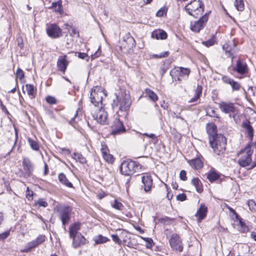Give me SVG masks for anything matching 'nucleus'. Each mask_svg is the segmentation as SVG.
<instances>
[{
  "instance_id": "obj_55",
  "label": "nucleus",
  "mask_w": 256,
  "mask_h": 256,
  "mask_svg": "<svg viewBox=\"0 0 256 256\" xmlns=\"http://www.w3.org/2000/svg\"><path fill=\"white\" fill-rule=\"evenodd\" d=\"M180 178L182 180H187L186 172L185 170H182L180 174Z\"/></svg>"
},
{
  "instance_id": "obj_20",
  "label": "nucleus",
  "mask_w": 256,
  "mask_h": 256,
  "mask_svg": "<svg viewBox=\"0 0 256 256\" xmlns=\"http://www.w3.org/2000/svg\"><path fill=\"white\" fill-rule=\"evenodd\" d=\"M66 55L59 56L56 64L58 70L64 74L66 72L69 64V62L66 60Z\"/></svg>"
},
{
  "instance_id": "obj_63",
  "label": "nucleus",
  "mask_w": 256,
  "mask_h": 256,
  "mask_svg": "<svg viewBox=\"0 0 256 256\" xmlns=\"http://www.w3.org/2000/svg\"><path fill=\"white\" fill-rule=\"evenodd\" d=\"M226 207L227 208L230 210V212H232L234 214H236V211L232 208H230V206L226 205Z\"/></svg>"
},
{
  "instance_id": "obj_3",
  "label": "nucleus",
  "mask_w": 256,
  "mask_h": 256,
  "mask_svg": "<svg viewBox=\"0 0 256 256\" xmlns=\"http://www.w3.org/2000/svg\"><path fill=\"white\" fill-rule=\"evenodd\" d=\"M80 228V224L75 222L71 225L69 228L70 237L72 238V246L74 248L80 247L88 242L86 239L78 232Z\"/></svg>"
},
{
  "instance_id": "obj_51",
  "label": "nucleus",
  "mask_w": 256,
  "mask_h": 256,
  "mask_svg": "<svg viewBox=\"0 0 256 256\" xmlns=\"http://www.w3.org/2000/svg\"><path fill=\"white\" fill-rule=\"evenodd\" d=\"M32 196L33 192L32 190H30L28 187L26 191V198L28 200H32Z\"/></svg>"
},
{
  "instance_id": "obj_21",
  "label": "nucleus",
  "mask_w": 256,
  "mask_h": 256,
  "mask_svg": "<svg viewBox=\"0 0 256 256\" xmlns=\"http://www.w3.org/2000/svg\"><path fill=\"white\" fill-rule=\"evenodd\" d=\"M242 126L245 130L246 136L250 140V142H251L254 136V129L250 124V122L246 120L242 122Z\"/></svg>"
},
{
  "instance_id": "obj_42",
  "label": "nucleus",
  "mask_w": 256,
  "mask_h": 256,
  "mask_svg": "<svg viewBox=\"0 0 256 256\" xmlns=\"http://www.w3.org/2000/svg\"><path fill=\"white\" fill-rule=\"evenodd\" d=\"M64 26H66V28H67L68 30H70L72 29V32H70V35L72 36H74L76 34L78 35V33L74 28H72L70 26H69L68 24H65Z\"/></svg>"
},
{
  "instance_id": "obj_36",
  "label": "nucleus",
  "mask_w": 256,
  "mask_h": 256,
  "mask_svg": "<svg viewBox=\"0 0 256 256\" xmlns=\"http://www.w3.org/2000/svg\"><path fill=\"white\" fill-rule=\"evenodd\" d=\"M28 144H29L30 148L33 150H36V151H38L39 150V148H40L39 144L36 140H35L30 138H28Z\"/></svg>"
},
{
  "instance_id": "obj_47",
  "label": "nucleus",
  "mask_w": 256,
  "mask_h": 256,
  "mask_svg": "<svg viewBox=\"0 0 256 256\" xmlns=\"http://www.w3.org/2000/svg\"><path fill=\"white\" fill-rule=\"evenodd\" d=\"M144 240H146V246L148 248H152V243H153L152 240L150 238H144Z\"/></svg>"
},
{
  "instance_id": "obj_6",
  "label": "nucleus",
  "mask_w": 256,
  "mask_h": 256,
  "mask_svg": "<svg viewBox=\"0 0 256 256\" xmlns=\"http://www.w3.org/2000/svg\"><path fill=\"white\" fill-rule=\"evenodd\" d=\"M185 10L190 15L198 18L204 12V6L202 1L194 0L185 6Z\"/></svg>"
},
{
  "instance_id": "obj_48",
  "label": "nucleus",
  "mask_w": 256,
  "mask_h": 256,
  "mask_svg": "<svg viewBox=\"0 0 256 256\" xmlns=\"http://www.w3.org/2000/svg\"><path fill=\"white\" fill-rule=\"evenodd\" d=\"M166 10L165 8H161L157 12L156 16L158 17H162L166 14Z\"/></svg>"
},
{
  "instance_id": "obj_4",
  "label": "nucleus",
  "mask_w": 256,
  "mask_h": 256,
  "mask_svg": "<svg viewBox=\"0 0 256 256\" xmlns=\"http://www.w3.org/2000/svg\"><path fill=\"white\" fill-rule=\"evenodd\" d=\"M142 166L138 162L130 159L122 162L120 167L122 174L125 176H131L141 172Z\"/></svg>"
},
{
  "instance_id": "obj_44",
  "label": "nucleus",
  "mask_w": 256,
  "mask_h": 256,
  "mask_svg": "<svg viewBox=\"0 0 256 256\" xmlns=\"http://www.w3.org/2000/svg\"><path fill=\"white\" fill-rule=\"evenodd\" d=\"M16 78H18L20 80H22L24 76V71L22 69L18 68L16 72Z\"/></svg>"
},
{
  "instance_id": "obj_54",
  "label": "nucleus",
  "mask_w": 256,
  "mask_h": 256,
  "mask_svg": "<svg viewBox=\"0 0 256 256\" xmlns=\"http://www.w3.org/2000/svg\"><path fill=\"white\" fill-rule=\"evenodd\" d=\"M78 56L81 59H86L87 61H88L89 59L88 56L86 53L78 52Z\"/></svg>"
},
{
  "instance_id": "obj_15",
  "label": "nucleus",
  "mask_w": 256,
  "mask_h": 256,
  "mask_svg": "<svg viewBox=\"0 0 256 256\" xmlns=\"http://www.w3.org/2000/svg\"><path fill=\"white\" fill-rule=\"evenodd\" d=\"M169 242L171 248L174 250L182 252L183 250V246L182 245V240L180 236L176 234H172L169 240Z\"/></svg>"
},
{
  "instance_id": "obj_31",
  "label": "nucleus",
  "mask_w": 256,
  "mask_h": 256,
  "mask_svg": "<svg viewBox=\"0 0 256 256\" xmlns=\"http://www.w3.org/2000/svg\"><path fill=\"white\" fill-rule=\"evenodd\" d=\"M192 184L194 186L198 192L201 193L202 192V184L198 178H194L192 180Z\"/></svg>"
},
{
  "instance_id": "obj_39",
  "label": "nucleus",
  "mask_w": 256,
  "mask_h": 256,
  "mask_svg": "<svg viewBox=\"0 0 256 256\" xmlns=\"http://www.w3.org/2000/svg\"><path fill=\"white\" fill-rule=\"evenodd\" d=\"M234 6L238 11L242 12L244 9V0H235Z\"/></svg>"
},
{
  "instance_id": "obj_13",
  "label": "nucleus",
  "mask_w": 256,
  "mask_h": 256,
  "mask_svg": "<svg viewBox=\"0 0 256 256\" xmlns=\"http://www.w3.org/2000/svg\"><path fill=\"white\" fill-rule=\"evenodd\" d=\"M236 46V42L232 41L224 44L222 46V48L225 51L226 54L228 57L230 58L232 60L236 57V54L238 51Z\"/></svg>"
},
{
  "instance_id": "obj_52",
  "label": "nucleus",
  "mask_w": 256,
  "mask_h": 256,
  "mask_svg": "<svg viewBox=\"0 0 256 256\" xmlns=\"http://www.w3.org/2000/svg\"><path fill=\"white\" fill-rule=\"evenodd\" d=\"M214 40L212 38H210L206 42H203L202 44L207 47L210 46L214 44Z\"/></svg>"
},
{
  "instance_id": "obj_18",
  "label": "nucleus",
  "mask_w": 256,
  "mask_h": 256,
  "mask_svg": "<svg viewBox=\"0 0 256 256\" xmlns=\"http://www.w3.org/2000/svg\"><path fill=\"white\" fill-rule=\"evenodd\" d=\"M232 70L240 74H244L248 72V66L243 60L238 59L236 62V65L232 68Z\"/></svg>"
},
{
  "instance_id": "obj_2",
  "label": "nucleus",
  "mask_w": 256,
  "mask_h": 256,
  "mask_svg": "<svg viewBox=\"0 0 256 256\" xmlns=\"http://www.w3.org/2000/svg\"><path fill=\"white\" fill-rule=\"evenodd\" d=\"M253 150L250 144H248L244 148L242 149L238 154V164L242 167L250 166V169L256 166V162H252Z\"/></svg>"
},
{
  "instance_id": "obj_61",
  "label": "nucleus",
  "mask_w": 256,
  "mask_h": 256,
  "mask_svg": "<svg viewBox=\"0 0 256 256\" xmlns=\"http://www.w3.org/2000/svg\"><path fill=\"white\" fill-rule=\"evenodd\" d=\"M2 110L3 112H5L6 114H8L9 112L7 110L5 106H4L2 104H1Z\"/></svg>"
},
{
  "instance_id": "obj_9",
  "label": "nucleus",
  "mask_w": 256,
  "mask_h": 256,
  "mask_svg": "<svg viewBox=\"0 0 256 256\" xmlns=\"http://www.w3.org/2000/svg\"><path fill=\"white\" fill-rule=\"evenodd\" d=\"M105 96L104 90L99 88L92 90L90 94V100L92 104L94 106V108H96V106L99 104H102L103 96Z\"/></svg>"
},
{
  "instance_id": "obj_7",
  "label": "nucleus",
  "mask_w": 256,
  "mask_h": 256,
  "mask_svg": "<svg viewBox=\"0 0 256 256\" xmlns=\"http://www.w3.org/2000/svg\"><path fill=\"white\" fill-rule=\"evenodd\" d=\"M56 209L58 212V217L65 228V226L68 224L70 220L72 209L70 206H57Z\"/></svg>"
},
{
  "instance_id": "obj_37",
  "label": "nucleus",
  "mask_w": 256,
  "mask_h": 256,
  "mask_svg": "<svg viewBox=\"0 0 256 256\" xmlns=\"http://www.w3.org/2000/svg\"><path fill=\"white\" fill-rule=\"evenodd\" d=\"M74 158L80 164H84L86 162V158L80 153L74 152Z\"/></svg>"
},
{
  "instance_id": "obj_5",
  "label": "nucleus",
  "mask_w": 256,
  "mask_h": 256,
  "mask_svg": "<svg viewBox=\"0 0 256 256\" xmlns=\"http://www.w3.org/2000/svg\"><path fill=\"white\" fill-rule=\"evenodd\" d=\"M210 144L214 152L218 155H220L224 154L226 150V140L223 135L220 134L216 136V138H213L212 140L210 139Z\"/></svg>"
},
{
  "instance_id": "obj_32",
  "label": "nucleus",
  "mask_w": 256,
  "mask_h": 256,
  "mask_svg": "<svg viewBox=\"0 0 256 256\" xmlns=\"http://www.w3.org/2000/svg\"><path fill=\"white\" fill-rule=\"evenodd\" d=\"M50 8L53 9L55 12L61 14L63 10L62 1L58 0L57 2H52Z\"/></svg>"
},
{
  "instance_id": "obj_43",
  "label": "nucleus",
  "mask_w": 256,
  "mask_h": 256,
  "mask_svg": "<svg viewBox=\"0 0 256 256\" xmlns=\"http://www.w3.org/2000/svg\"><path fill=\"white\" fill-rule=\"evenodd\" d=\"M248 205L249 207L250 210L251 211L256 210V204L253 200H249L248 202Z\"/></svg>"
},
{
  "instance_id": "obj_45",
  "label": "nucleus",
  "mask_w": 256,
  "mask_h": 256,
  "mask_svg": "<svg viewBox=\"0 0 256 256\" xmlns=\"http://www.w3.org/2000/svg\"><path fill=\"white\" fill-rule=\"evenodd\" d=\"M168 54L169 52L168 51H166L161 52L160 54H154L152 56L154 58H162L168 56Z\"/></svg>"
},
{
  "instance_id": "obj_16",
  "label": "nucleus",
  "mask_w": 256,
  "mask_h": 256,
  "mask_svg": "<svg viewBox=\"0 0 256 256\" xmlns=\"http://www.w3.org/2000/svg\"><path fill=\"white\" fill-rule=\"evenodd\" d=\"M126 132V128L119 119H116L114 124L112 126L111 134L113 135H118L124 133Z\"/></svg>"
},
{
  "instance_id": "obj_41",
  "label": "nucleus",
  "mask_w": 256,
  "mask_h": 256,
  "mask_svg": "<svg viewBox=\"0 0 256 256\" xmlns=\"http://www.w3.org/2000/svg\"><path fill=\"white\" fill-rule=\"evenodd\" d=\"M230 85L232 86L233 90H238L240 89V84L234 80Z\"/></svg>"
},
{
  "instance_id": "obj_60",
  "label": "nucleus",
  "mask_w": 256,
  "mask_h": 256,
  "mask_svg": "<svg viewBox=\"0 0 256 256\" xmlns=\"http://www.w3.org/2000/svg\"><path fill=\"white\" fill-rule=\"evenodd\" d=\"M144 135L147 137H148L152 139H153V140H154V139L156 140V138H157L156 136L153 134H148L147 133H144Z\"/></svg>"
},
{
  "instance_id": "obj_40",
  "label": "nucleus",
  "mask_w": 256,
  "mask_h": 256,
  "mask_svg": "<svg viewBox=\"0 0 256 256\" xmlns=\"http://www.w3.org/2000/svg\"><path fill=\"white\" fill-rule=\"evenodd\" d=\"M36 204H38L39 206H42L44 208H46L48 206V202L43 198H39L36 202Z\"/></svg>"
},
{
  "instance_id": "obj_17",
  "label": "nucleus",
  "mask_w": 256,
  "mask_h": 256,
  "mask_svg": "<svg viewBox=\"0 0 256 256\" xmlns=\"http://www.w3.org/2000/svg\"><path fill=\"white\" fill-rule=\"evenodd\" d=\"M47 34L50 38H56L62 36V30L56 24H50L46 29Z\"/></svg>"
},
{
  "instance_id": "obj_8",
  "label": "nucleus",
  "mask_w": 256,
  "mask_h": 256,
  "mask_svg": "<svg viewBox=\"0 0 256 256\" xmlns=\"http://www.w3.org/2000/svg\"><path fill=\"white\" fill-rule=\"evenodd\" d=\"M190 70L188 68H184L182 67H176L172 69L170 72V75L172 76L173 81H182L181 77L188 78Z\"/></svg>"
},
{
  "instance_id": "obj_57",
  "label": "nucleus",
  "mask_w": 256,
  "mask_h": 256,
  "mask_svg": "<svg viewBox=\"0 0 256 256\" xmlns=\"http://www.w3.org/2000/svg\"><path fill=\"white\" fill-rule=\"evenodd\" d=\"M207 114L212 117H218L216 112L214 110H210V112L208 111Z\"/></svg>"
},
{
  "instance_id": "obj_49",
  "label": "nucleus",
  "mask_w": 256,
  "mask_h": 256,
  "mask_svg": "<svg viewBox=\"0 0 256 256\" xmlns=\"http://www.w3.org/2000/svg\"><path fill=\"white\" fill-rule=\"evenodd\" d=\"M168 66L166 65L165 64H164L160 68V74L162 76L164 73L167 71V70L168 69Z\"/></svg>"
},
{
  "instance_id": "obj_14",
  "label": "nucleus",
  "mask_w": 256,
  "mask_h": 256,
  "mask_svg": "<svg viewBox=\"0 0 256 256\" xmlns=\"http://www.w3.org/2000/svg\"><path fill=\"white\" fill-rule=\"evenodd\" d=\"M218 107L220 110L226 114H234L236 112V108L234 104L230 102H220L218 104Z\"/></svg>"
},
{
  "instance_id": "obj_64",
  "label": "nucleus",
  "mask_w": 256,
  "mask_h": 256,
  "mask_svg": "<svg viewBox=\"0 0 256 256\" xmlns=\"http://www.w3.org/2000/svg\"><path fill=\"white\" fill-rule=\"evenodd\" d=\"M251 236L252 238L256 242V232H252Z\"/></svg>"
},
{
  "instance_id": "obj_50",
  "label": "nucleus",
  "mask_w": 256,
  "mask_h": 256,
  "mask_svg": "<svg viewBox=\"0 0 256 256\" xmlns=\"http://www.w3.org/2000/svg\"><path fill=\"white\" fill-rule=\"evenodd\" d=\"M10 234V230H6L2 234H0V240H4L7 238Z\"/></svg>"
},
{
  "instance_id": "obj_35",
  "label": "nucleus",
  "mask_w": 256,
  "mask_h": 256,
  "mask_svg": "<svg viewBox=\"0 0 256 256\" xmlns=\"http://www.w3.org/2000/svg\"><path fill=\"white\" fill-rule=\"evenodd\" d=\"M145 92L149 98L152 101L156 102L158 100V96L150 89L146 88L145 90Z\"/></svg>"
},
{
  "instance_id": "obj_22",
  "label": "nucleus",
  "mask_w": 256,
  "mask_h": 256,
  "mask_svg": "<svg viewBox=\"0 0 256 256\" xmlns=\"http://www.w3.org/2000/svg\"><path fill=\"white\" fill-rule=\"evenodd\" d=\"M22 166L25 170L26 174L28 176H30L34 170V166L30 160L28 158H24Z\"/></svg>"
},
{
  "instance_id": "obj_33",
  "label": "nucleus",
  "mask_w": 256,
  "mask_h": 256,
  "mask_svg": "<svg viewBox=\"0 0 256 256\" xmlns=\"http://www.w3.org/2000/svg\"><path fill=\"white\" fill-rule=\"evenodd\" d=\"M94 240L96 244H99L106 243L110 240L102 234H99L94 238Z\"/></svg>"
},
{
  "instance_id": "obj_53",
  "label": "nucleus",
  "mask_w": 256,
  "mask_h": 256,
  "mask_svg": "<svg viewBox=\"0 0 256 256\" xmlns=\"http://www.w3.org/2000/svg\"><path fill=\"white\" fill-rule=\"evenodd\" d=\"M222 80L224 82L230 84H232V82L233 80L227 76H224L222 78Z\"/></svg>"
},
{
  "instance_id": "obj_23",
  "label": "nucleus",
  "mask_w": 256,
  "mask_h": 256,
  "mask_svg": "<svg viewBox=\"0 0 256 256\" xmlns=\"http://www.w3.org/2000/svg\"><path fill=\"white\" fill-rule=\"evenodd\" d=\"M101 152L102 157L106 162L111 164L114 162L113 156L108 153V150L104 143H102L101 144Z\"/></svg>"
},
{
  "instance_id": "obj_29",
  "label": "nucleus",
  "mask_w": 256,
  "mask_h": 256,
  "mask_svg": "<svg viewBox=\"0 0 256 256\" xmlns=\"http://www.w3.org/2000/svg\"><path fill=\"white\" fill-rule=\"evenodd\" d=\"M202 93V87L200 85H198L194 91V96L189 101L190 103H194L196 102Z\"/></svg>"
},
{
  "instance_id": "obj_27",
  "label": "nucleus",
  "mask_w": 256,
  "mask_h": 256,
  "mask_svg": "<svg viewBox=\"0 0 256 256\" xmlns=\"http://www.w3.org/2000/svg\"><path fill=\"white\" fill-rule=\"evenodd\" d=\"M58 180L62 184L68 188H73V185L66 178L64 173H60L58 176Z\"/></svg>"
},
{
  "instance_id": "obj_56",
  "label": "nucleus",
  "mask_w": 256,
  "mask_h": 256,
  "mask_svg": "<svg viewBox=\"0 0 256 256\" xmlns=\"http://www.w3.org/2000/svg\"><path fill=\"white\" fill-rule=\"evenodd\" d=\"M186 198V196L184 194H179L176 196V199L180 201H184Z\"/></svg>"
},
{
  "instance_id": "obj_28",
  "label": "nucleus",
  "mask_w": 256,
  "mask_h": 256,
  "mask_svg": "<svg viewBox=\"0 0 256 256\" xmlns=\"http://www.w3.org/2000/svg\"><path fill=\"white\" fill-rule=\"evenodd\" d=\"M220 177L219 173L217 172L214 170H211L208 174L206 178L211 182L218 180Z\"/></svg>"
},
{
  "instance_id": "obj_58",
  "label": "nucleus",
  "mask_w": 256,
  "mask_h": 256,
  "mask_svg": "<svg viewBox=\"0 0 256 256\" xmlns=\"http://www.w3.org/2000/svg\"><path fill=\"white\" fill-rule=\"evenodd\" d=\"M100 54V48L97 51H96L94 54H92L91 55V58L92 60L95 59L98 56H99Z\"/></svg>"
},
{
  "instance_id": "obj_46",
  "label": "nucleus",
  "mask_w": 256,
  "mask_h": 256,
  "mask_svg": "<svg viewBox=\"0 0 256 256\" xmlns=\"http://www.w3.org/2000/svg\"><path fill=\"white\" fill-rule=\"evenodd\" d=\"M46 101L48 103L53 104L56 103V100L55 98L52 96H48L46 98Z\"/></svg>"
},
{
  "instance_id": "obj_19",
  "label": "nucleus",
  "mask_w": 256,
  "mask_h": 256,
  "mask_svg": "<svg viewBox=\"0 0 256 256\" xmlns=\"http://www.w3.org/2000/svg\"><path fill=\"white\" fill-rule=\"evenodd\" d=\"M142 182L143 184L144 191L146 192H149L152 190L153 185L152 179V176L146 174L142 176Z\"/></svg>"
},
{
  "instance_id": "obj_30",
  "label": "nucleus",
  "mask_w": 256,
  "mask_h": 256,
  "mask_svg": "<svg viewBox=\"0 0 256 256\" xmlns=\"http://www.w3.org/2000/svg\"><path fill=\"white\" fill-rule=\"evenodd\" d=\"M167 34L164 30L154 32L152 34V36L157 40H165L167 38Z\"/></svg>"
},
{
  "instance_id": "obj_26",
  "label": "nucleus",
  "mask_w": 256,
  "mask_h": 256,
  "mask_svg": "<svg viewBox=\"0 0 256 256\" xmlns=\"http://www.w3.org/2000/svg\"><path fill=\"white\" fill-rule=\"evenodd\" d=\"M207 132L209 136V140H212L213 138H216V136H218L216 134V128L215 125L210 124L208 125L206 127Z\"/></svg>"
},
{
  "instance_id": "obj_62",
  "label": "nucleus",
  "mask_w": 256,
  "mask_h": 256,
  "mask_svg": "<svg viewBox=\"0 0 256 256\" xmlns=\"http://www.w3.org/2000/svg\"><path fill=\"white\" fill-rule=\"evenodd\" d=\"M48 172V166L45 163L44 164V174L45 175L47 174Z\"/></svg>"
},
{
  "instance_id": "obj_59",
  "label": "nucleus",
  "mask_w": 256,
  "mask_h": 256,
  "mask_svg": "<svg viewBox=\"0 0 256 256\" xmlns=\"http://www.w3.org/2000/svg\"><path fill=\"white\" fill-rule=\"evenodd\" d=\"M112 240L114 242H116V243H118V244L120 243V240L119 238H118V235H116V234H112Z\"/></svg>"
},
{
  "instance_id": "obj_12",
  "label": "nucleus",
  "mask_w": 256,
  "mask_h": 256,
  "mask_svg": "<svg viewBox=\"0 0 256 256\" xmlns=\"http://www.w3.org/2000/svg\"><path fill=\"white\" fill-rule=\"evenodd\" d=\"M92 113V117L98 122L100 124H106V123L108 114L104 109L101 107L100 108H94Z\"/></svg>"
},
{
  "instance_id": "obj_1",
  "label": "nucleus",
  "mask_w": 256,
  "mask_h": 256,
  "mask_svg": "<svg viewBox=\"0 0 256 256\" xmlns=\"http://www.w3.org/2000/svg\"><path fill=\"white\" fill-rule=\"evenodd\" d=\"M114 96L112 103V109L116 112L118 110L127 111L132 103L129 92L125 90L120 89V91L118 93L114 94Z\"/></svg>"
},
{
  "instance_id": "obj_24",
  "label": "nucleus",
  "mask_w": 256,
  "mask_h": 256,
  "mask_svg": "<svg viewBox=\"0 0 256 256\" xmlns=\"http://www.w3.org/2000/svg\"><path fill=\"white\" fill-rule=\"evenodd\" d=\"M207 211V207L202 204L196 214L198 222H200L206 216Z\"/></svg>"
},
{
  "instance_id": "obj_25",
  "label": "nucleus",
  "mask_w": 256,
  "mask_h": 256,
  "mask_svg": "<svg viewBox=\"0 0 256 256\" xmlns=\"http://www.w3.org/2000/svg\"><path fill=\"white\" fill-rule=\"evenodd\" d=\"M188 162L193 168L196 170L200 169L203 166V162L199 158L188 160Z\"/></svg>"
},
{
  "instance_id": "obj_11",
  "label": "nucleus",
  "mask_w": 256,
  "mask_h": 256,
  "mask_svg": "<svg viewBox=\"0 0 256 256\" xmlns=\"http://www.w3.org/2000/svg\"><path fill=\"white\" fill-rule=\"evenodd\" d=\"M208 19V13L205 14L198 20L192 22L190 24V30L196 32H198L205 26Z\"/></svg>"
},
{
  "instance_id": "obj_34",
  "label": "nucleus",
  "mask_w": 256,
  "mask_h": 256,
  "mask_svg": "<svg viewBox=\"0 0 256 256\" xmlns=\"http://www.w3.org/2000/svg\"><path fill=\"white\" fill-rule=\"evenodd\" d=\"M26 88L28 94L30 98H34L35 96L34 94L36 93V90H34V86L32 84H26Z\"/></svg>"
},
{
  "instance_id": "obj_38",
  "label": "nucleus",
  "mask_w": 256,
  "mask_h": 256,
  "mask_svg": "<svg viewBox=\"0 0 256 256\" xmlns=\"http://www.w3.org/2000/svg\"><path fill=\"white\" fill-rule=\"evenodd\" d=\"M111 206L114 209L122 210H123L124 205L117 200H114L112 202H111Z\"/></svg>"
},
{
  "instance_id": "obj_10",
  "label": "nucleus",
  "mask_w": 256,
  "mask_h": 256,
  "mask_svg": "<svg viewBox=\"0 0 256 256\" xmlns=\"http://www.w3.org/2000/svg\"><path fill=\"white\" fill-rule=\"evenodd\" d=\"M46 236L44 234H40L36 239L26 244L24 249L20 250L22 252H28L33 248L38 247L46 240Z\"/></svg>"
}]
</instances>
